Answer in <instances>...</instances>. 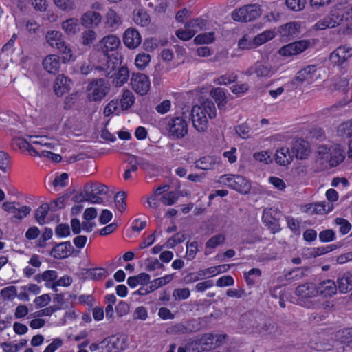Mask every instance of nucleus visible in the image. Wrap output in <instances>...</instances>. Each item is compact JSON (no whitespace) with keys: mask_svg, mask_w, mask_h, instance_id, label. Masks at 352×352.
I'll return each instance as SVG.
<instances>
[{"mask_svg":"<svg viewBox=\"0 0 352 352\" xmlns=\"http://www.w3.org/2000/svg\"><path fill=\"white\" fill-rule=\"evenodd\" d=\"M253 157L256 161L262 162L265 164H268L272 162L271 154L267 151L256 152L254 153Z\"/></svg>","mask_w":352,"mask_h":352,"instance_id":"bf43d9fd","label":"nucleus"},{"mask_svg":"<svg viewBox=\"0 0 352 352\" xmlns=\"http://www.w3.org/2000/svg\"><path fill=\"white\" fill-rule=\"evenodd\" d=\"M337 135L344 140L352 138V118L338 126Z\"/></svg>","mask_w":352,"mask_h":352,"instance_id":"c9c22d12","label":"nucleus"},{"mask_svg":"<svg viewBox=\"0 0 352 352\" xmlns=\"http://www.w3.org/2000/svg\"><path fill=\"white\" fill-rule=\"evenodd\" d=\"M81 23L85 27L96 28L102 21V16L95 11H87L80 18Z\"/></svg>","mask_w":352,"mask_h":352,"instance_id":"c756f323","label":"nucleus"},{"mask_svg":"<svg viewBox=\"0 0 352 352\" xmlns=\"http://www.w3.org/2000/svg\"><path fill=\"white\" fill-rule=\"evenodd\" d=\"M344 6H336L331 9L329 14L314 24V28L317 30H324L333 28L341 25L348 18L345 16Z\"/></svg>","mask_w":352,"mask_h":352,"instance_id":"20e7f679","label":"nucleus"},{"mask_svg":"<svg viewBox=\"0 0 352 352\" xmlns=\"http://www.w3.org/2000/svg\"><path fill=\"white\" fill-rule=\"evenodd\" d=\"M317 158L322 164L335 167L342 163L345 158L344 148L340 144H332L331 146H320L317 151Z\"/></svg>","mask_w":352,"mask_h":352,"instance_id":"7ed1b4c3","label":"nucleus"},{"mask_svg":"<svg viewBox=\"0 0 352 352\" xmlns=\"http://www.w3.org/2000/svg\"><path fill=\"white\" fill-rule=\"evenodd\" d=\"M73 252V247L69 241L63 242L53 248L51 254L56 258L68 257Z\"/></svg>","mask_w":352,"mask_h":352,"instance_id":"7c9ffc66","label":"nucleus"},{"mask_svg":"<svg viewBox=\"0 0 352 352\" xmlns=\"http://www.w3.org/2000/svg\"><path fill=\"white\" fill-rule=\"evenodd\" d=\"M135 102V97L133 93L128 89L122 92L120 100V105L122 110H127L130 109Z\"/></svg>","mask_w":352,"mask_h":352,"instance_id":"58836bf2","label":"nucleus"},{"mask_svg":"<svg viewBox=\"0 0 352 352\" xmlns=\"http://www.w3.org/2000/svg\"><path fill=\"white\" fill-rule=\"evenodd\" d=\"M336 248L337 246L333 244L327 245L322 247L311 248L305 250V254L309 257L316 258L317 256L329 253L336 250Z\"/></svg>","mask_w":352,"mask_h":352,"instance_id":"72a5a7b5","label":"nucleus"},{"mask_svg":"<svg viewBox=\"0 0 352 352\" xmlns=\"http://www.w3.org/2000/svg\"><path fill=\"white\" fill-rule=\"evenodd\" d=\"M220 163V160L219 157L212 155L204 156L201 157L199 160H197L195 162V167L204 170H212L215 168V166Z\"/></svg>","mask_w":352,"mask_h":352,"instance_id":"2f4dec72","label":"nucleus"},{"mask_svg":"<svg viewBox=\"0 0 352 352\" xmlns=\"http://www.w3.org/2000/svg\"><path fill=\"white\" fill-rule=\"evenodd\" d=\"M190 295V292L188 288H177L173 292V297L176 300H186Z\"/></svg>","mask_w":352,"mask_h":352,"instance_id":"69168bd1","label":"nucleus"},{"mask_svg":"<svg viewBox=\"0 0 352 352\" xmlns=\"http://www.w3.org/2000/svg\"><path fill=\"white\" fill-rule=\"evenodd\" d=\"M337 288L342 294H346L352 289V274L346 272L338 276Z\"/></svg>","mask_w":352,"mask_h":352,"instance_id":"473e14b6","label":"nucleus"},{"mask_svg":"<svg viewBox=\"0 0 352 352\" xmlns=\"http://www.w3.org/2000/svg\"><path fill=\"white\" fill-rule=\"evenodd\" d=\"M335 223L340 226L339 231L343 235L348 234L351 229V223L344 219L336 218Z\"/></svg>","mask_w":352,"mask_h":352,"instance_id":"0e129e2a","label":"nucleus"},{"mask_svg":"<svg viewBox=\"0 0 352 352\" xmlns=\"http://www.w3.org/2000/svg\"><path fill=\"white\" fill-rule=\"evenodd\" d=\"M194 329L190 325L189 322H180L170 327L167 332L170 334H187Z\"/></svg>","mask_w":352,"mask_h":352,"instance_id":"4c0bfd02","label":"nucleus"},{"mask_svg":"<svg viewBox=\"0 0 352 352\" xmlns=\"http://www.w3.org/2000/svg\"><path fill=\"white\" fill-rule=\"evenodd\" d=\"M333 208L332 204L321 201L306 204L301 208V211L309 215L324 214L331 212Z\"/></svg>","mask_w":352,"mask_h":352,"instance_id":"f3484780","label":"nucleus"},{"mask_svg":"<svg viewBox=\"0 0 352 352\" xmlns=\"http://www.w3.org/2000/svg\"><path fill=\"white\" fill-rule=\"evenodd\" d=\"M205 25V21L201 19H195L186 24V28L194 32V35L201 31Z\"/></svg>","mask_w":352,"mask_h":352,"instance_id":"13d9d810","label":"nucleus"},{"mask_svg":"<svg viewBox=\"0 0 352 352\" xmlns=\"http://www.w3.org/2000/svg\"><path fill=\"white\" fill-rule=\"evenodd\" d=\"M189 352H204L214 349V338L212 333H205L201 336L190 339L186 343Z\"/></svg>","mask_w":352,"mask_h":352,"instance_id":"1a4fd4ad","label":"nucleus"},{"mask_svg":"<svg viewBox=\"0 0 352 352\" xmlns=\"http://www.w3.org/2000/svg\"><path fill=\"white\" fill-rule=\"evenodd\" d=\"M110 85L102 78L91 81L87 87V98L90 101H101L109 93Z\"/></svg>","mask_w":352,"mask_h":352,"instance_id":"6e6552de","label":"nucleus"},{"mask_svg":"<svg viewBox=\"0 0 352 352\" xmlns=\"http://www.w3.org/2000/svg\"><path fill=\"white\" fill-rule=\"evenodd\" d=\"M199 251L198 242L196 241H187L186 243V258L188 261L193 260Z\"/></svg>","mask_w":352,"mask_h":352,"instance_id":"3c124183","label":"nucleus"},{"mask_svg":"<svg viewBox=\"0 0 352 352\" xmlns=\"http://www.w3.org/2000/svg\"><path fill=\"white\" fill-rule=\"evenodd\" d=\"M123 42L129 49H135L140 45L142 36L136 29L129 28L123 34Z\"/></svg>","mask_w":352,"mask_h":352,"instance_id":"412c9836","label":"nucleus"},{"mask_svg":"<svg viewBox=\"0 0 352 352\" xmlns=\"http://www.w3.org/2000/svg\"><path fill=\"white\" fill-rule=\"evenodd\" d=\"M276 72L274 69L268 63H256L247 71L248 75L255 74L257 77L270 78Z\"/></svg>","mask_w":352,"mask_h":352,"instance_id":"aec40b11","label":"nucleus"},{"mask_svg":"<svg viewBox=\"0 0 352 352\" xmlns=\"http://www.w3.org/2000/svg\"><path fill=\"white\" fill-rule=\"evenodd\" d=\"M300 25L297 22H289L282 25L279 29V34L285 41H289L299 34Z\"/></svg>","mask_w":352,"mask_h":352,"instance_id":"a878e982","label":"nucleus"},{"mask_svg":"<svg viewBox=\"0 0 352 352\" xmlns=\"http://www.w3.org/2000/svg\"><path fill=\"white\" fill-rule=\"evenodd\" d=\"M133 20L136 25L142 27L148 25L151 22L149 14L143 9L134 10Z\"/></svg>","mask_w":352,"mask_h":352,"instance_id":"f704fd0d","label":"nucleus"},{"mask_svg":"<svg viewBox=\"0 0 352 352\" xmlns=\"http://www.w3.org/2000/svg\"><path fill=\"white\" fill-rule=\"evenodd\" d=\"M337 337L341 343L352 349V328L338 331Z\"/></svg>","mask_w":352,"mask_h":352,"instance_id":"49530a36","label":"nucleus"},{"mask_svg":"<svg viewBox=\"0 0 352 352\" xmlns=\"http://www.w3.org/2000/svg\"><path fill=\"white\" fill-rule=\"evenodd\" d=\"M217 111L214 104L210 100L195 105L191 109V119L194 128L199 132H204L208 129V119L216 117Z\"/></svg>","mask_w":352,"mask_h":352,"instance_id":"f03ea898","label":"nucleus"},{"mask_svg":"<svg viewBox=\"0 0 352 352\" xmlns=\"http://www.w3.org/2000/svg\"><path fill=\"white\" fill-rule=\"evenodd\" d=\"M261 270L258 268H252L247 272H244L243 276L248 285H253L256 283L254 277H260Z\"/></svg>","mask_w":352,"mask_h":352,"instance_id":"603ef678","label":"nucleus"},{"mask_svg":"<svg viewBox=\"0 0 352 352\" xmlns=\"http://www.w3.org/2000/svg\"><path fill=\"white\" fill-rule=\"evenodd\" d=\"M42 65L47 73L56 74L60 67V58L56 54L47 55L43 59Z\"/></svg>","mask_w":352,"mask_h":352,"instance_id":"5701e85b","label":"nucleus"},{"mask_svg":"<svg viewBox=\"0 0 352 352\" xmlns=\"http://www.w3.org/2000/svg\"><path fill=\"white\" fill-rule=\"evenodd\" d=\"M121 44L120 38L115 34H109L102 37L96 44V48L106 57L109 53L118 49Z\"/></svg>","mask_w":352,"mask_h":352,"instance_id":"9b49d317","label":"nucleus"},{"mask_svg":"<svg viewBox=\"0 0 352 352\" xmlns=\"http://www.w3.org/2000/svg\"><path fill=\"white\" fill-rule=\"evenodd\" d=\"M61 29L65 34L74 36L80 32V23L78 19L69 17L61 23Z\"/></svg>","mask_w":352,"mask_h":352,"instance_id":"cd10ccee","label":"nucleus"},{"mask_svg":"<svg viewBox=\"0 0 352 352\" xmlns=\"http://www.w3.org/2000/svg\"><path fill=\"white\" fill-rule=\"evenodd\" d=\"M72 82L67 76L60 74L58 75L54 85V91L57 96H62L67 93L72 88Z\"/></svg>","mask_w":352,"mask_h":352,"instance_id":"b1692460","label":"nucleus"},{"mask_svg":"<svg viewBox=\"0 0 352 352\" xmlns=\"http://www.w3.org/2000/svg\"><path fill=\"white\" fill-rule=\"evenodd\" d=\"M44 281L47 287L54 289V283L58 277L57 272L55 270H46L43 272Z\"/></svg>","mask_w":352,"mask_h":352,"instance_id":"864d4df0","label":"nucleus"},{"mask_svg":"<svg viewBox=\"0 0 352 352\" xmlns=\"http://www.w3.org/2000/svg\"><path fill=\"white\" fill-rule=\"evenodd\" d=\"M151 61V56L145 53L138 54L135 59V65L140 70L144 69Z\"/></svg>","mask_w":352,"mask_h":352,"instance_id":"8fccbe9b","label":"nucleus"},{"mask_svg":"<svg viewBox=\"0 0 352 352\" xmlns=\"http://www.w3.org/2000/svg\"><path fill=\"white\" fill-rule=\"evenodd\" d=\"M317 296L331 298L337 293V285L334 280L327 279L316 284Z\"/></svg>","mask_w":352,"mask_h":352,"instance_id":"4be33fe9","label":"nucleus"},{"mask_svg":"<svg viewBox=\"0 0 352 352\" xmlns=\"http://www.w3.org/2000/svg\"><path fill=\"white\" fill-rule=\"evenodd\" d=\"M295 294L298 296L299 303L301 306L309 309H314L318 305V302L312 299L318 296L316 284L305 283L300 285L296 288Z\"/></svg>","mask_w":352,"mask_h":352,"instance_id":"39448f33","label":"nucleus"},{"mask_svg":"<svg viewBox=\"0 0 352 352\" xmlns=\"http://www.w3.org/2000/svg\"><path fill=\"white\" fill-rule=\"evenodd\" d=\"M293 159L294 155L287 147H280L276 151L274 160L280 166H288L292 162Z\"/></svg>","mask_w":352,"mask_h":352,"instance_id":"bb28decb","label":"nucleus"},{"mask_svg":"<svg viewBox=\"0 0 352 352\" xmlns=\"http://www.w3.org/2000/svg\"><path fill=\"white\" fill-rule=\"evenodd\" d=\"M45 44L52 49L56 50L65 41L64 36L60 31L49 30L45 35Z\"/></svg>","mask_w":352,"mask_h":352,"instance_id":"c85d7f7f","label":"nucleus"},{"mask_svg":"<svg viewBox=\"0 0 352 352\" xmlns=\"http://www.w3.org/2000/svg\"><path fill=\"white\" fill-rule=\"evenodd\" d=\"M131 85L134 91L141 96L146 95L151 87V82L148 76L142 73L132 74Z\"/></svg>","mask_w":352,"mask_h":352,"instance_id":"f8f14e48","label":"nucleus"},{"mask_svg":"<svg viewBox=\"0 0 352 352\" xmlns=\"http://www.w3.org/2000/svg\"><path fill=\"white\" fill-rule=\"evenodd\" d=\"M166 130L172 140H180L188 134V123L182 116L170 118L166 124Z\"/></svg>","mask_w":352,"mask_h":352,"instance_id":"0eeeda50","label":"nucleus"},{"mask_svg":"<svg viewBox=\"0 0 352 352\" xmlns=\"http://www.w3.org/2000/svg\"><path fill=\"white\" fill-rule=\"evenodd\" d=\"M226 239V237L222 234H219L215 236H212L210 239H208L206 243V248H215L219 245L223 243Z\"/></svg>","mask_w":352,"mask_h":352,"instance_id":"052dcab7","label":"nucleus"},{"mask_svg":"<svg viewBox=\"0 0 352 352\" xmlns=\"http://www.w3.org/2000/svg\"><path fill=\"white\" fill-rule=\"evenodd\" d=\"M128 336L124 334L115 335L102 341V352H119L127 346Z\"/></svg>","mask_w":352,"mask_h":352,"instance_id":"9d476101","label":"nucleus"},{"mask_svg":"<svg viewBox=\"0 0 352 352\" xmlns=\"http://www.w3.org/2000/svg\"><path fill=\"white\" fill-rule=\"evenodd\" d=\"M119 109L118 100H112L104 107L103 114L104 116H109L114 113L117 112Z\"/></svg>","mask_w":352,"mask_h":352,"instance_id":"338daca9","label":"nucleus"},{"mask_svg":"<svg viewBox=\"0 0 352 352\" xmlns=\"http://www.w3.org/2000/svg\"><path fill=\"white\" fill-rule=\"evenodd\" d=\"M210 96L215 100L219 109H222L226 104V93L222 88H214L210 91Z\"/></svg>","mask_w":352,"mask_h":352,"instance_id":"a19ab883","label":"nucleus"},{"mask_svg":"<svg viewBox=\"0 0 352 352\" xmlns=\"http://www.w3.org/2000/svg\"><path fill=\"white\" fill-rule=\"evenodd\" d=\"M309 42L305 40H300L298 41L289 43L282 47L278 53L283 56H291L299 54L308 48Z\"/></svg>","mask_w":352,"mask_h":352,"instance_id":"dca6fc26","label":"nucleus"},{"mask_svg":"<svg viewBox=\"0 0 352 352\" xmlns=\"http://www.w3.org/2000/svg\"><path fill=\"white\" fill-rule=\"evenodd\" d=\"M3 209L13 215V218L21 220L27 217L31 212V208L28 206H22L19 202H5L3 204Z\"/></svg>","mask_w":352,"mask_h":352,"instance_id":"4468645a","label":"nucleus"},{"mask_svg":"<svg viewBox=\"0 0 352 352\" xmlns=\"http://www.w3.org/2000/svg\"><path fill=\"white\" fill-rule=\"evenodd\" d=\"M129 77V70L125 67H121L115 75L113 84L116 87H121L127 82Z\"/></svg>","mask_w":352,"mask_h":352,"instance_id":"a18cd8bd","label":"nucleus"},{"mask_svg":"<svg viewBox=\"0 0 352 352\" xmlns=\"http://www.w3.org/2000/svg\"><path fill=\"white\" fill-rule=\"evenodd\" d=\"M276 36V32L273 30H267L258 34L254 38V43L256 47L260 46L266 42L273 39Z\"/></svg>","mask_w":352,"mask_h":352,"instance_id":"79ce46f5","label":"nucleus"},{"mask_svg":"<svg viewBox=\"0 0 352 352\" xmlns=\"http://www.w3.org/2000/svg\"><path fill=\"white\" fill-rule=\"evenodd\" d=\"M234 179L235 182L234 183L232 189L243 194H247L250 192L251 189V185L248 179L241 175H236V179Z\"/></svg>","mask_w":352,"mask_h":352,"instance_id":"e433bc0d","label":"nucleus"},{"mask_svg":"<svg viewBox=\"0 0 352 352\" xmlns=\"http://www.w3.org/2000/svg\"><path fill=\"white\" fill-rule=\"evenodd\" d=\"M173 278L172 274H167L162 277L155 278L149 282L150 291L153 292L158 288L169 283Z\"/></svg>","mask_w":352,"mask_h":352,"instance_id":"37998d69","label":"nucleus"},{"mask_svg":"<svg viewBox=\"0 0 352 352\" xmlns=\"http://www.w3.org/2000/svg\"><path fill=\"white\" fill-rule=\"evenodd\" d=\"M351 56H352V47L344 45L338 47L331 52L329 58L333 64L343 68Z\"/></svg>","mask_w":352,"mask_h":352,"instance_id":"ddd939ff","label":"nucleus"},{"mask_svg":"<svg viewBox=\"0 0 352 352\" xmlns=\"http://www.w3.org/2000/svg\"><path fill=\"white\" fill-rule=\"evenodd\" d=\"M13 144L22 152L28 151L31 155L37 156L41 147L53 150L58 146V141L45 135H28L27 138H18L13 140Z\"/></svg>","mask_w":352,"mask_h":352,"instance_id":"f257e3e1","label":"nucleus"},{"mask_svg":"<svg viewBox=\"0 0 352 352\" xmlns=\"http://www.w3.org/2000/svg\"><path fill=\"white\" fill-rule=\"evenodd\" d=\"M54 5L60 10L69 12L74 8V0H53Z\"/></svg>","mask_w":352,"mask_h":352,"instance_id":"4d7b16f0","label":"nucleus"},{"mask_svg":"<svg viewBox=\"0 0 352 352\" xmlns=\"http://www.w3.org/2000/svg\"><path fill=\"white\" fill-rule=\"evenodd\" d=\"M292 151V154L298 160H305L311 153L309 142L302 139H297L294 141Z\"/></svg>","mask_w":352,"mask_h":352,"instance_id":"6ab92c4d","label":"nucleus"},{"mask_svg":"<svg viewBox=\"0 0 352 352\" xmlns=\"http://www.w3.org/2000/svg\"><path fill=\"white\" fill-rule=\"evenodd\" d=\"M96 32L93 30H85L81 34L82 44L90 46L96 39Z\"/></svg>","mask_w":352,"mask_h":352,"instance_id":"6e6d98bb","label":"nucleus"},{"mask_svg":"<svg viewBox=\"0 0 352 352\" xmlns=\"http://www.w3.org/2000/svg\"><path fill=\"white\" fill-rule=\"evenodd\" d=\"M104 23L109 31L114 32L120 27L122 20L115 10L109 9L105 14Z\"/></svg>","mask_w":352,"mask_h":352,"instance_id":"393cba45","label":"nucleus"},{"mask_svg":"<svg viewBox=\"0 0 352 352\" xmlns=\"http://www.w3.org/2000/svg\"><path fill=\"white\" fill-rule=\"evenodd\" d=\"M318 78L316 67L314 65H308L298 71L296 76V80L300 83L310 85L314 82Z\"/></svg>","mask_w":352,"mask_h":352,"instance_id":"a211bd4d","label":"nucleus"},{"mask_svg":"<svg viewBox=\"0 0 352 352\" xmlns=\"http://www.w3.org/2000/svg\"><path fill=\"white\" fill-rule=\"evenodd\" d=\"M261 14L262 10L260 5L248 4L234 10L232 13V18L238 22H250L256 20Z\"/></svg>","mask_w":352,"mask_h":352,"instance_id":"423d86ee","label":"nucleus"},{"mask_svg":"<svg viewBox=\"0 0 352 352\" xmlns=\"http://www.w3.org/2000/svg\"><path fill=\"white\" fill-rule=\"evenodd\" d=\"M61 55V60L63 63H67L73 58V51L69 44L67 43L65 41L60 45L59 48L56 49Z\"/></svg>","mask_w":352,"mask_h":352,"instance_id":"ea45409f","label":"nucleus"},{"mask_svg":"<svg viewBox=\"0 0 352 352\" xmlns=\"http://www.w3.org/2000/svg\"><path fill=\"white\" fill-rule=\"evenodd\" d=\"M238 46L242 50H249L255 48L256 45L254 43V38L252 40L250 36L248 34L244 35L238 42Z\"/></svg>","mask_w":352,"mask_h":352,"instance_id":"680f3d73","label":"nucleus"},{"mask_svg":"<svg viewBox=\"0 0 352 352\" xmlns=\"http://www.w3.org/2000/svg\"><path fill=\"white\" fill-rule=\"evenodd\" d=\"M305 0H285L287 8L293 11L302 10L305 6Z\"/></svg>","mask_w":352,"mask_h":352,"instance_id":"e2e57ef3","label":"nucleus"},{"mask_svg":"<svg viewBox=\"0 0 352 352\" xmlns=\"http://www.w3.org/2000/svg\"><path fill=\"white\" fill-rule=\"evenodd\" d=\"M87 277L93 280H100L107 276V271L104 268H93L87 271Z\"/></svg>","mask_w":352,"mask_h":352,"instance_id":"c03bdc74","label":"nucleus"},{"mask_svg":"<svg viewBox=\"0 0 352 352\" xmlns=\"http://www.w3.org/2000/svg\"><path fill=\"white\" fill-rule=\"evenodd\" d=\"M136 162L139 166L148 173H153L157 170V166L147 159L137 156Z\"/></svg>","mask_w":352,"mask_h":352,"instance_id":"de8ad7c7","label":"nucleus"},{"mask_svg":"<svg viewBox=\"0 0 352 352\" xmlns=\"http://www.w3.org/2000/svg\"><path fill=\"white\" fill-rule=\"evenodd\" d=\"M279 213L275 208H265L263 212L262 220L272 233L278 232L280 230L278 222Z\"/></svg>","mask_w":352,"mask_h":352,"instance_id":"2eb2a0df","label":"nucleus"},{"mask_svg":"<svg viewBox=\"0 0 352 352\" xmlns=\"http://www.w3.org/2000/svg\"><path fill=\"white\" fill-rule=\"evenodd\" d=\"M50 206L47 204L41 205L35 212V218L36 221L43 225L45 223V217L48 213Z\"/></svg>","mask_w":352,"mask_h":352,"instance_id":"09e8293b","label":"nucleus"},{"mask_svg":"<svg viewBox=\"0 0 352 352\" xmlns=\"http://www.w3.org/2000/svg\"><path fill=\"white\" fill-rule=\"evenodd\" d=\"M236 175H224L221 176L218 180L217 183L222 186H228L230 188H233V185L235 182Z\"/></svg>","mask_w":352,"mask_h":352,"instance_id":"774afa93","label":"nucleus"},{"mask_svg":"<svg viewBox=\"0 0 352 352\" xmlns=\"http://www.w3.org/2000/svg\"><path fill=\"white\" fill-rule=\"evenodd\" d=\"M126 193L123 191L118 192L115 196V205L116 209L120 212H123L126 210Z\"/></svg>","mask_w":352,"mask_h":352,"instance_id":"5fc2aeb1","label":"nucleus"}]
</instances>
